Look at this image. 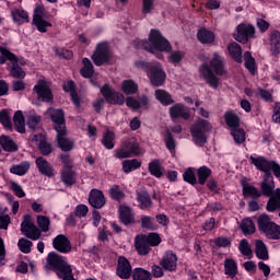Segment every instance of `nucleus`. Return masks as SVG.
Instances as JSON below:
<instances>
[{"instance_id":"1","label":"nucleus","mask_w":280,"mask_h":280,"mask_svg":"<svg viewBox=\"0 0 280 280\" xmlns=\"http://www.w3.org/2000/svg\"><path fill=\"white\" fill-rule=\"evenodd\" d=\"M135 47L137 49L142 47L150 54H154V51H172V45L158 30H151L148 40H136Z\"/></svg>"},{"instance_id":"2","label":"nucleus","mask_w":280,"mask_h":280,"mask_svg":"<svg viewBox=\"0 0 280 280\" xmlns=\"http://www.w3.org/2000/svg\"><path fill=\"white\" fill-rule=\"evenodd\" d=\"M47 264L54 270H57V277L62 280H75L73 278V269L71 265L67 261V258L60 256L56 253H49L47 256Z\"/></svg>"},{"instance_id":"3","label":"nucleus","mask_w":280,"mask_h":280,"mask_svg":"<svg viewBox=\"0 0 280 280\" xmlns=\"http://www.w3.org/2000/svg\"><path fill=\"white\" fill-rule=\"evenodd\" d=\"M46 114L50 117L55 124V130L57 132V141H69V132L67 131V124L65 122V110L48 108Z\"/></svg>"},{"instance_id":"4","label":"nucleus","mask_w":280,"mask_h":280,"mask_svg":"<svg viewBox=\"0 0 280 280\" xmlns=\"http://www.w3.org/2000/svg\"><path fill=\"white\" fill-rule=\"evenodd\" d=\"M258 231L267 237V240H280V225L275 223L268 214H261L257 219Z\"/></svg>"},{"instance_id":"5","label":"nucleus","mask_w":280,"mask_h":280,"mask_svg":"<svg viewBox=\"0 0 280 280\" xmlns=\"http://www.w3.org/2000/svg\"><path fill=\"white\" fill-rule=\"evenodd\" d=\"M136 67H138V69H144V71L149 69V78L153 86H163V84H165V78H167V75L160 65L151 66L145 61H137Z\"/></svg>"},{"instance_id":"6","label":"nucleus","mask_w":280,"mask_h":280,"mask_svg":"<svg viewBox=\"0 0 280 280\" xmlns=\"http://www.w3.org/2000/svg\"><path fill=\"white\" fill-rule=\"evenodd\" d=\"M141 148L137 142H124L121 147L115 151L116 159H130V156H139Z\"/></svg>"},{"instance_id":"7","label":"nucleus","mask_w":280,"mask_h":280,"mask_svg":"<svg viewBox=\"0 0 280 280\" xmlns=\"http://www.w3.org/2000/svg\"><path fill=\"white\" fill-rule=\"evenodd\" d=\"M92 60L96 67H102V65H106V62L110 61V48H108V44H98L94 54L92 55Z\"/></svg>"},{"instance_id":"8","label":"nucleus","mask_w":280,"mask_h":280,"mask_svg":"<svg viewBox=\"0 0 280 280\" xmlns=\"http://www.w3.org/2000/svg\"><path fill=\"white\" fill-rule=\"evenodd\" d=\"M101 93L108 104H118L119 106H121L126 102V97L124 96V94L116 92L108 84H105L101 88Z\"/></svg>"},{"instance_id":"9","label":"nucleus","mask_w":280,"mask_h":280,"mask_svg":"<svg viewBox=\"0 0 280 280\" xmlns=\"http://www.w3.org/2000/svg\"><path fill=\"white\" fill-rule=\"evenodd\" d=\"M21 232L25 237H28V240H33L34 242L40 240V235H43L40 229L30 220V217H26L21 223Z\"/></svg>"},{"instance_id":"10","label":"nucleus","mask_w":280,"mask_h":280,"mask_svg":"<svg viewBox=\"0 0 280 280\" xmlns=\"http://www.w3.org/2000/svg\"><path fill=\"white\" fill-rule=\"evenodd\" d=\"M236 31L237 34L234 35V38L237 43H243V45L248 43V38H254L255 36V26L250 24H240Z\"/></svg>"},{"instance_id":"11","label":"nucleus","mask_w":280,"mask_h":280,"mask_svg":"<svg viewBox=\"0 0 280 280\" xmlns=\"http://www.w3.org/2000/svg\"><path fill=\"white\" fill-rule=\"evenodd\" d=\"M34 91L38 100H42V102L54 101V94L51 93V88L49 86V83H47V81L39 80L38 84L34 86Z\"/></svg>"},{"instance_id":"12","label":"nucleus","mask_w":280,"mask_h":280,"mask_svg":"<svg viewBox=\"0 0 280 280\" xmlns=\"http://www.w3.org/2000/svg\"><path fill=\"white\" fill-rule=\"evenodd\" d=\"M213 126H211V122L209 120L205 119H197L196 122L190 127V132L195 139H202V135L205 132H209L212 130Z\"/></svg>"},{"instance_id":"13","label":"nucleus","mask_w":280,"mask_h":280,"mask_svg":"<svg viewBox=\"0 0 280 280\" xmlns=\"http://www.w3.org/2000/svg\"><path fill=\"white\" fill-rule=\"evenodd\" d=\"M116 275H118L120 279H130V277H132V266L124 256L118 258Z\"/></svg>"},{"instance_id":"14","label":"nucleus","mask_w":280,"mask_h":280,"mask_svg":"<svg viewBox=\"0 0 280 280\" xmlns=\"http://www.w3.org/2000/svg\"><path fill=\"white\" fill-rule=\"evenodd\" d=\"M52 247L55 250H58V253H63L67 255V253H71V241L63 234H59L52 240Z\"/></svg>"},{"instance_id":"15","label":"nucleus","mask_w":280,"mask_h":280,"mask_svg":"<svg viewBox=\"0 0 280 280\" xmlns=\"http://www.w3.org/2000/svg\"><path fill=\"white\" fill-rule=\"evenodd\" d=\"M160 266L168 272H174L178 266V257L173 252H166L160 261Z\"/></svg>"},{"instance_id":"16","label":"nucleus","mask_w":280,"mask_h":280,"mask_svg":"<svg viewBox=\"0 0 280 280\" xmlns=\"http://www.w3.org/2000/svg\"><path fill=\"white\" fill-rule=\"evenodd\" d=\"M260 194H262V196H267V198H270V196L275 194V177L270 172L265 173V177L260 183Z\"/></svg>"},{"instance_id":"17","label":"nucleus","mask_w":280,"mask_h":280,"mask_svg":"<svg viewBox=\"0 0 280 280\" xmlns=\"http://www.w3.org/2000/svg\"><path fill=\"white\" fill-rule=\"evenodd\" d=\"M89 203L93 209H102L106 205V197L104 192L100 189H92L89 196Z\"/></svg>"},{"instance_id":"18","label":"nucleus","mask_w":280,"mask_h":280,"mask_svg":"<svg viewBox=\"0 0 280 280\" xmlns=\"http://www.w3.org/2000/svg\"><path fill=\"white\" fill-rule=\"evenodd\" d=\"M199 72L201 78L206 80L207 84H210L212 89H218V84H220V79L213 74V71H211V68H209L208 65H202L199 68Z\"/></svg>"},{"instance_id":"19","label":"nucleus","mask_w":280,"mask_h":280,"mask_svg":"<svg viewBox=\"0 0 280 280\" xmlns=\"http://www.w3.org/2000/svg\"><path fill=\"white\" fill-rule=\"evenodd\" d=\"M119 220L126 226H128V224H135V211H132V208L126 205L120 206Z\"/></svg>"},{"instance_id":"20","label":"nucleus","mask_w":280,"mask_h":280,"mask_svg":"<svg viewBox=\"0 0 280 280\" xmlns=\"http://www.w3.org/2000/svg\"><path fill=\"white\" fill-rule=\"evenodd\" d=\"M135 246L139 255H148L152 248L150 246V243H148V238H145V235H138L135 241Z\"/></svg>"},{"instance_id":"21","label":"nucleus","mask_w":280,"mask_h":280,"mask_svg":"<svg viewBox=\"0 0 280 280\" xmlns=\"http://www.w3.org/2000/svg\"><path fill=\"white\" fill-rule=\"evenodd\" d=\"M35 163L40 174H43L44 176H48L49 178H51V176H55L54 167L51 166V164H49V162H47V160L43 158H37Z\"/></svg>"},{"instance_id":"22","label":"nucleus","mask_w":280,"mask_h":280,"mask_svg":"<svg viewBox=\"0 0 280 280\" xmlns=\"http://www.w3.org/2000/svg\"><path fill=\"white\" fill-rule=\"evenodd\" d=\"M210 69H213L217 75H224V73H226V70H224V63H222V57H220L218 52L213 54V58L210 61Z\"/></svg>"},{"instance_id":"23","label":"nucleus","mask_w":280,"mask_h":280,"mask_svg":"<svg viewBox=\"0 0 280 280\" xmlns=\"http://www.w3.org/2000/svg\"><path fill=\"white\" fill-rule=\"evenodd\" d=\"M63 91H66V93H70V97L74 106L80 108V96H78V93L75 92V83H73V81L63 83Z\"/></svg>"},{"instance_id":"24","label":"nucleus","mask_w":280,"mask_h":280,"mask_svg":"<svg viewBox=\"0 0 280 280\" xmlns=\"http://www.w3.org/2000/svg\"><path fill=\"white\" fill-rule=\"evenodd\" d=\"M197 38L203 45H211L215 40V34L207 28H201L197 34Z\"/></svg>"},{"instance_id":"25","label":"nucleus","mask_w":280,"mask_h":280,"mask_svg":"<svg viewBox=\"0 0 280 280\" xmlns=\"http://www.w3.org/2000/svg\"><path fill=\"white\" fill-rule=\"evenodd\" d=\"M228 50L231 58H233L235 62L242 63V46H240V44L235 42L230 43L228 45Z\"/></svg>"},{"instance_id":"26","label":"nucleus","mask_w":280,"mask_h":280,"mask_svg":"<svg viewBox=\"0 0 280 280\" xmlns=\"http://www.w3.org/2000/svg\"><path fill=\"white\" fill-rule=\"evenodd\" d=\"M12 19L15 23H19L20 25L23 23H30V14L25 10L21 9H13L11 11Z\"/></svg>"},{"instance_id":"27","label":"nucleus","mask_w":280,"mask_h":280,"mask_svg":"<svg viewBox=\"0 0 280 280\" xmlns=\"http://www.w3.org/2000/svg\"><path fill=\"white\" fill-rule=\"evenodd\" d=\"M0 54H1L0 65H5L7 60L12 62L13 66L19 65V58L16 57V55L12 54L7 48H3V46H0Z\"/></svg>"},{"instance_id":"28","label":"nucleus","mask_w":280,"mask_h":280,"mask_svg":"<svg viewBox=\"0 0 280 280\" xmlns=\"http://www.w3.org/2000/svg\"><path fill=\"white\" fill-rule=\"evenodd\" d=\"M255 253L258 259H261L262 261H268V259H270V256H268V247H266L264 241H256Z\"/></svg>"},{"instance_id":"29","label":"nucleus","mask_w":280,"mask_h":280,"mask_svg":"<svg viewBox=\"0 0 280 280\" xmlns=\"http://www.w3.org/2000/svg\"><path fill=\"white\" fill-rule=\"evenodd\" d=\"M137 200L140 209L142 210L150 209L152 207V199L150 198V194H148V191L138 192Z\"/></svg>"},{"instance_id":"30","label":"nucleus","mask_w":280,"mask_h":280,"mask_svg":"<svg viewBox=\"0 0 280 280\" xmlns=\"http://www.w3.org/2000/svg\"><path fill=\"white\" fill-rule=\"evenodd\" d=\"M61 182L66 185V187H72V185H75V173H74V171L63 168L61 171Z\"/></svg>"},{"instance_id":"31","label":"nucleus","mask_w":280,"mask_h":280,"mask_svg":"<svg viewBox=\"0 0 280 280\" xmlns=\"http://www.w3.org/2000/svg\"><path fill=\"white\" fill-rule=\"evenodd\" d=\"M121 91L125 95H135L139 91V84L132 80H125L121 83Z\"/></svg>"},{"instance_id":"32","label":"nucleus","mask_w":280,"mask_h":280,"mask_svg":"<svg viewBox=\"0 0 280 280\" xmlns=\"http://www.w3.org/2000/svg\"><path fill=\"white\" fill-rule=\"evenodd\" d=\"M13 124L18 132H21V133L25 132V117L23 116V112L18 110L14 113Z\"/></svg>"},{"instance_id":"33","label":"nucleus","mask_w":280,"mask_h":280,"mask_svg":"<svg viewBox=\"0 0 280 280\" xmlns=\"http://www.w3.org/2000/svg\"><path fill=\"white\" fill-rule=\"evenodd\" d=\"M224 119L226 126H229V128H231L232 130L234 128H240V116H237V114H235L234 112H225Z\"/></svg>"},{"instance_id":"34","label":"nucleus","mask_w":280,"mask_h":280,"mask_svg":"<svg viewBox=\"0 0 280 280\" xmlns=\"http://www.w3.org/2000/svg\"><path fill=\"white\" fill-rule=\"evenodd\" d=\"M149 172L151 176H155V178H161V176H163V166L161 165V161L152 160L149 163Z\"/></svg>"},{"instance_id":"35","label":"nucleus","mask_w":280,"mask_h":280,"mask_svg":"<svg viewBox=\"0 0 280 280\" xmlns=\"http://www.w3.org/2000/svg\"><path fill=\"white\" fill-rule=\"evenodd\" d=\"M244 60L246 69L252 73V75H255L257 71V63L255 62V58H253L250 51L244 52Z\"/></svg>"},{"instance_id":"36","label":"nucleus","mask_w":280,"mask_h":280,"mask_svg":"<svg viewBox=\"0 0 280 280\" xmlns=\"http://www.w3.org/2000/svg\"><path fill=\"white\" fill-rule=\"evenodd\" d=\"M155 97L159 102H161V104H164V106H170V104H174L172 95L165 90H156Z\"/></svg>"},{"instance_id":"37","label":"nucleus","mask_w":280,"mask_h":280,"mask_svg":"<svg viewBox=\"0 0 280 280\" xmlns=\"http://www.w3.org/2000/svg\"><path fill=\"white\" fill-rule=\"evenodd\" d=\"M139 167H141V162L137 159L122 161V172L125 174H130V172L139 170Z\"/></svg>"},{"instance_id":"38","label":"nucleus","mask_w":280,"mask_h":280,"mask_svg":"<svg viewBox=\"0 0 280 280\" xmlns=\"http://www.w3.org/2000/svg\"><path fill=\"white\" fill-rule=\"evenodd\" d=\"M83 68L80 70V73L83 78H93L95 70L93 69V62L89 58H83Z\"/></svg>"},{"instance_id":"39","label":"nucleus","mask_w":280,"mask_h":280,"mask_svg":"<svg viewBox=\"0 0 280 280\" xmlns=\"http://www.w3.org/2000/svg\"><path fill=\"white\" fill-rule=\"evenodd\" d=\"M11 174L16 176H25L30 172V162H22L18 165H14L10 168Z\"/></svg>"},{"instance_id":"40","label":"nucleus","mask_w":280,"mask_h":280,"mask_svg":"<svg viewBox=\"0 0 280 280\" xmlns=\"http://www.w3.org/2000/svg\"><path fill=\"white\" fill-rule=\"evenodd\" d=\"M212 171L208 166H201L197 170V178L199 185H205L207 183V179L211 176Z\"/></svg>"},{"instance_id":"41","label":"nucleus","mask_w":280,"mask_h":280,"mask_svg":"<svg viewBox=\"0 0 280 280\" xmlns=\"http://www.w3.org/2000/svg\"><path fill=\"white\" fill-rule=\"evenodd\" d=\"M240 226L244 235H253L256 231L255 223L250 218L243 219Z\"/></svg>"},{"instance_id":"42","label":"nucleus","mask_w":280,"mask_h":280,"mask_svg":"<svg viewBox=\"0 0 280 280\" xmlns=\"http://www.w3.org/2000/svg\"><path fill=\"white\" fill-rule=\"evenodd\" d=\"M109 196L112 200H117V202H121V200L126 198V192L121 190V187H119V185H114L109 188Z\"/></svg>"},{"instance_id":"43","label":"nucleus","mask_w":280,"mask_h":280,"mask_svg":"<svg viewBox=\"0 0 280 280\" xmlns=\"http://www.w3.org/2000/svg\"><path fill=\"white\" fill-rule=\"evenodd\" d=\"M224 270H225V275H228V277H235V275H237V262H235V260L228 258L224 261Z\"/></svg>"},{"instance_id":"44","label":"nucleus","mask_w":280,"mask_h":280,"mask_svg":"<svg viewBox=\"0 0 280 280\" xmlns=\"http://www.w3.org/2000/svg\"><path fill=\"white\" fill-rule=\"evenodd\" d=\"M243 195L249 196L250 198H261V191H259V189H257V187H255L250 184L243 185Z\"/></svg>"},{"instance_id":"45","label":"nucleus","mask_w":280,"mask_h":280,"mask_svg":"<svg viewBox=\"0 0 280 280\" xmlns=\"http://www.w3.org/2000/svg\"><path fill=\"white\" fill-rule=\"evenodd\" d=\"M132 279L133 280H152V275L150 273V271L143 268H136L133 269Z\"/></svg>"},{"instance_id":"46","label":"nucleus","mask_w":280,"mask_h":280,"mask_svg":"<svg viewBox=\"0 0 280 280\" xmlns=\"http://www.w3.org/2000/svg\"><path fill=\"white\" fill-rule=\"evenodd\" d=\"M238 249L242 253V255H244V257H247V259H253V249L250 248L248 241L243 238L240 242Z\"/></svg>"},{"instance_id":"47","label":"nucleus","mask_w":280,"mask_h":280,"mask_svg":"<svg viewBox=\"0 0 280 280\" xmlns=\"http://www.w3.org/2000/svg\"><path fill=\"white\" fill-rule=\"evenodd\" d=\"M270 43L273 54L280 52V32L273 31L270 35Z\"/></svg>"},{"instance_id":"48","label":"nucleus","mask_w":280,"mask_h":280,"mask_svg":"<svg viewBox=\"0 0 280 280\" xmlns=\"http://www.w3.org/2000/svg\"><path fill=\"white\" fill-rule=\"evenodd\" d=\"M18 246L21 250V253H24L25 255L32 253V246H34V243L27 238H20L18 242Z\"/></svg>"},{"instance_id":"49","label":"nucleus","mask_w":280,"mask_h":280,"mask_svg":"<svg viewBox=\"0 0 280 280\" xmlns=\"http://www.w3.org/2000/svg\"><path fill=\"white\" fill-rule=\"evenodd\" d=\"M50 221L46 215H37V226H39L40 233L49 232Z\"/></svg>"},{"instance_id":"50","label":"nucleus","mask_w":280,"mask_h":280,"mask_svg":"<svg viewBox=\"0 0 280 280\" xmlns=\"http://www.w3.org/2000/svg\"><path fill=\"white\" fill-rule=\"evenodd\" d=\"M0 124H2L7 130H12V120L7 109L0 112Z\"/></svg>"},{"instance_id":"51","label":"nucleus","mask_w":280,"mask_h":280,"mask_svg":"<svg viewBox=\"0 0 280 280\" xmlns=\"http://www.w3.org/2000/svg\"><path fill=\"white\" fill-rule=\"evenodd\" d=\"M33 24L42 34H45L47 32V27H51V23L45 20V18L39 20H33Z\"/></svg>"},{"instance_id":"52","label":"nucleus","mask_w":280,"mask_h":280,"mask_svg":"<svg viewBox=\"0 0 280 280\" xmlns=\"http://www.w3.org/2000/svg\"><path fill=\"white\" fill-rule=\"evenodd\" d=\"M141 228L147 229L148 231H154L156 229V225L154 224V218L142 215L141 217Z\"/></svg>"},{"instance_id":"53","label":"nucleus","mask_w":280,"mask_h":280,"mask_svg":"<svg viewBox=\"0 0 280 280\" xmlns=\"http://www.w3.org/2000/svg\"><path fill=\"white\" fill-rule=\"evenodd\" d=\"M231 135L234 141H246V131L243 128L234 127L231 129Z\"/></svg>"},{"instance_id":"54","label":"nucleus","mask_w":280,"mask_h":280,"mask_svg":"<svg viewBox=\"0 0 280 280\" xmlns=\"http://www.w3.org/2000/svg\"><path fill=\"white\" fill-rule=\"evenodd\" d=\"M183 178L185 183H189V185L198 184V179H196V173H194L192 168L186 170L185 173L183 174Z\"/></svg>"},{"instance_id":"55","label":"nucleus","mask_w":280,"mask_h":280,"mask_svg":"<svg viewBox=\"0 0 280 280\" xmlns=\"http://www.w3.org/2000/svg\"><path fill=\"white\" fill-rule=\"evenodd\" d=\"M277 209H280V199L277 197H269V200L267 202V211L270 213L277 211Z\"/></svg>"},{"instance_id":"56","label":"nucleus","mask_w":280,"mask_h":280,"mask_svg":"<svg viewBox=\"0 0 280 280\" xmlns=\"http://www.w3.org/2000/svg\"><path fill=\"white\" fill-rule=\"evenodd\" d=\"M185 110V107L180 104L174 105L170 109V115L172 119H178V117L182 116L183 112Z\"/></svg>"},{"instance_id":"57","label":"nucleus","mask_w":280,"mask_h":280,"mask_svg":"<svg viewBox=\"0 0 280 280\" xmlns=\"http://www.w3.org/2000/svg\"><path fill=\"white\" fill-rule=\"evenodd\" d=\"M11 75L12 78L23 80V78H25V71H23V69L19 67V63H14L11 68Z\"/></svg>"},{"instance_id":"58","label":"nucleus","mask_w":280,"mask_h":280,"mask_svg":"<svg viewBox=\"0 0 280 280\" xmlns=\"http://www.w3.org/2000/svg\"><path fill=\"white\" fill-rule=\"evenodd\" d=\"M145 240L151 247L159 246V244H161V236L156 233H150L149 235H145Z\"/></svg>"},{"instance_id":"59","label":"nucleus","mask_w":280,"mask_h":280,"mask_svg":"<svg viewBox=\"0 0 280 280\" xmlns=\"http://www.w3.org/2000/svg\"><path fill=\"white\" fill-rule=\"evenodd\" d=\"M183 58H185V52L180 50L172 51L170 55V60L173 62V65H178Z\"/></svg>"},{"instance_id":"60","label":"nucleus","mask_w":280,"mask_h":280,"mask_svg":"<svg viewBox=\"0 0 280 280\" xmlns=\"http://www.w3.org/2000/svg\"><path fill=\"white\" fill-rule=\"evenodd\" d=\"M38 148L44 156H49V154H51V144H49V142L40 141Z\"/></svg>"},{"instance_id":"61","label":"nucleus","mask_w":280,"mask_h":280,"mask_svg":"<svg viewBox=\"0 0 280 280\" xmlns=\"http://www.w3.org/2000/svg\"><path fill=\"white\" fill-rule=\"evenodd\" d=\"M38 124H40V116L36 115V114H31L27 117V126L28 128H36V126H38Z\"/></svg>"},{"instance_id":"62","label":"nucleus","mask_w":280,"mask_h":280,"mask_svg":"<svg viewBox=\"0 0 280 280\" xmlns=\"http://www.w3.org/2000/svg\"><path fill=\"white\" fill-rule=\"evenodd\" d=\"M1 145L4 152H16V150H19V145H16L14 141H3L1 142Z\"/></svg>"},{"instance_id":"63","label":"nucleus","mask_w":280,"mask_h":280,"mask_svg":"<svg viewBox=\"0 0 280 280\" xmlns=\"http://www.w3.org/2000/svg\"><path fill=\"white\" fill-rule=\"evenodd\" d=\"M11 189L18 196V198H25V190L16 182L11 183Z\"/></svg>"},{"instance_id":"64","label":"nucleus","mask_w":280,"mask_h":280,"mask_svg":"<svg viewBox=\"0 0 280 280\" xmlns=\"http://www.w3.org/2000/svg\"><path fill=\"white\" fill-rule=\"evenodd\" d=\"M154 10V0H142V14H150Z\"/></svg>"}]
</instances>
